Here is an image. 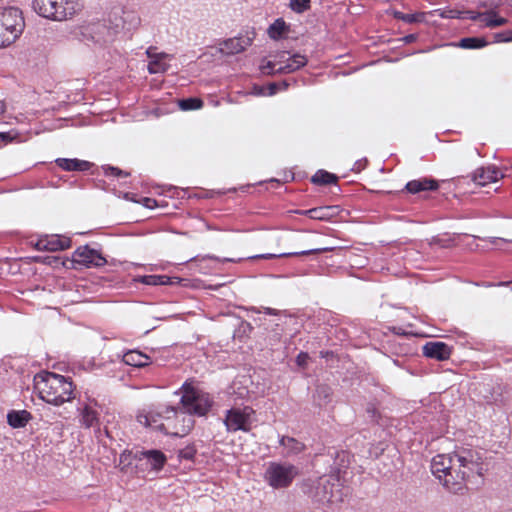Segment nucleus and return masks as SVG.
Listing matches in <instances>:
<instances>
[{
    "mask_svg": "<svg viewBox=\"0 0 512 512\" xmlns=\"http://www.w3.org/2000/svg\"><path fill=\"white\" fill-rule=\"evenodd\" d=\"M203 106V102L199 98H187L179 101V107L184 110H196Z\"/></svg>",
    "mask_w": 512,
    "mask_h": 512,
    "instance_id": "obj_35",
    "label": "nucleus"
},
{
    "mask_svg": "<svg viewBox=\"0 0 512 512\" xmlns=\"http://www.w3.org/2000/svg\"><path fill=\"white\" fill-rule=\"evenodd\" d=\"M285 53L283 52L280 55L279 61H271V60H262V63L260 65V70L262 74L266 75H274L279 74L276 69H278V65H281V63L284 61Z\"/></svg>",
    "mask_w": 512,
    "mask_h": 512,
    "instance_id": "obj_32",
    "label": "nucleus"
},
{
    "mask_svg": "<svg viewBox=\"0 0 512 512\" xmlns=\"http://www.w3.org/2000/svg\"><path fill=\"white\" fill-rule=\"evenodd\" d=\"M309 359V355L306 352H300L296 357V363L300 367H305L307 365Z\"/></svg>",
    "mask_w": 512,
    "mask_h": 512,
    "instance_id": "obj_42",
    "label": "nucleus"
},
{
    "mask_svg": "<svg viewBox=\"0 0 512 512\" xmlns=\"http://www.w3.org/2000/svg\"><path fill=\"white\" fill-rule=\"evenodd\" d=\"M298 475L296 466L289 463H269L264 478L274 489H282L291 485L294 478Z\"/></svg>",
    "mask_w": 512,
    "mask_h": 512,
    "instance_id": "obj_8",
    "label": "nucleus"
},
{
    "mask_svg": "<svg viewBox=\"0 0 512 512\" xmlns=\"http://www.w3.org/2000/svg\"><path fill=\"white\" fill-rule=\"evenodd\" d=\"M265 313L268 315H275L276 311L272 308H265Z\"/></svg>",
    "mask_w": 512,
    "mask_h": 512,
    "instance_id": "obj_48",
    "label": "nucleus"
},
{
    "mask_svg": "<svg viewBox=\"0 0 512 512\" xmlns=\"http://www.w3.org/2000/svg\"><path fill=\"white\" fill-rule=\"evenodd\" d=\"M511 290H512V287H511Z\"/></svg>",
    "mask_w": 512,
    "mask_h": 512,
    "instance_id": "obj_57",
    "label": "nucleus"
},
{
    "mask_svg": "<svg viewBox=\"0 0 512 512\" xmlns=\"http://www.w3.org/2000/svg\"><path fill=\"white\" fill-rule=\"evenodd\" d=\"M98 412L91 406L85 405L81 409L80 413V423L86 427L90 428L98 424Z\"/></svg>",
    "mask_w": 512,
    "mask_h": 512,
    "instance_id": "obj_24",
    "label": "nucleus"
},
{
    "mask_svg": "<svg viewBox=\"0 0 512 512\" xmlns=\"http://www.w3.org/2000/svg\"><path fill=\"white\" fill-rule=\"evenodd\" d=\"M0 138L4 141H7L8 139H11L9 134L7 133H0Z\"/></svg>",
    "mask_w": 512,
    "mask_h": 512,
    "instance_id": "obj_49",
    "label": "nucleus"
},
{
    "mask_svg": "<svg viewBox=\"0 0 512 512\" xmlns=\"http://www.w3.org/2000/svg\"><path fill=\"white\" fill-rule=\"evenodd\" d=\"M367 412H368L369 414H371V417H372V418H375V417H376V415H377V410H376V408H375V407H368V408H367Z\"/></svg>",
    "mask_w": 512,
    "mask_h": 512,
    "instance_id": "obj_47",
    "label": "nucleus"
},
{
    "mask_svg": "<svg viewBox=\"0 0 512 512\" xmlns=\"http://www.w3.org/2000/svg\"><path fill=\"white\" fill-rule=\"evenodd\" d=\"M268 89H269V93L268 95H273L276 93V90H277V85L275 83H271L269 86H268Z\"/></svg>",
    "mask_w": 512,
    "mask_h": 512,
    "instance_id": "obj_45",
    "label": "nucleus"
},
{
    "mask_svg": "<svg viewBox=\"0 0 512 512\" xmlns=\"http://www.w3.org/2000/svg\"><path fill=\"white\" fill-rule=\"evenodd\" d=\"M146 55L148 56V58H150V60L156 59L158 57H168V55L163 53V52L162 53H157L156 52V48L152 47V46H150L146 50Z\"/></svg>",
    "mask_w": 512,
    "mask_h": 512,
    "instance_id": "obj_41",
    "label": "nucleus"
},
{
    "mask_svg": "<svg viewBox=\"0 0 512 512\" xmlns=\"http://www.w3.org/2000/svg\"><path fill=\"white\" fill-rule=\"evenodd\" d=\"M151 202H155V200H152V199H150V198H145V205H146V206L150 207V203H151Z\"/></svg>",
    "mask_w": 512,
    "mask_h": 512,
    "instance_id": "obj_51",
    "label": "nucleus"
},
{
    "mask_svg": "<svg viewBox=\"0 0 512 512\" xmlns=\"http://www.w3.org/2000/svg\"><path fill=\"white\" fill-rule=\"evenodd\" d=\"M306 64L307 58L304 55L293 54L287 59L286 64L279 65L276 71L280 74H288L304 67Z\"/></svg>",
    "mask_w": 512,
    "mask_h": 512,
    "instance_id": "obj_19",
    "label": "nucleus"
},
{
    "mask_svg": "<svg viewBox=\"0 0 512 512\" xmlns=\"http://www.w3.org/2000/svg\"><path fill=\"white\" fill-rule=\"evenodd\" d=\"M92 31L95 34L93 38L96 42L108 43L113 40L114 36L117 34V30L115 28L111 29L107 27L104 23H98L93 25Z\"/></svg>",
    "mask_w": 512,
    "mask_h": 512,
    "instance_id": "obj_21",
    "label": "nucleus"
},
{
    "mask_svg": "<svg viewBox=\"0 0 512 512\" xmlns=\"http://www.w3.org/2000/svg\"><path fill=\"white\" fill-rule=\"evenodd\" d=\"M167 57H158L156 59L150 60L147 66L148 72L150 74H157L165 72L169 65L164 61Z\"/></svg>",
    "mask_w": 512,
    "mask_h": 512,
    "instance_id": "obj_34",
    "label": "nucleus"
},
{
    "mask_svg": "<svg viewBox=\"0 0 512 512\" xmlns=\"http://www.w3.org/2000/svg\"><path fill=\"white\" fill-rule=\"evenodd\" d=\"M139 281L151 286L169 285L172 283L171 278L166 275H145L141 276Z\"/></svg>",
    "mask_w": 512,
    "mask_h": 512,
    "instance_id": "obj_29",
    "label": "nucleus"
},
{
    "mask_svg": "<svg viewBox=\"0 0 512 512\" xmlns=\"http://www.w3.org/2000/svg\"><path fill=\"white\" fill-rule=\"evenodd\" d=\"M137 421L146 426L154 427L167 435L183 437L194 426V420L185 411H178L175 407H165L161 411L140 413Z\"/></svg>",
    "mask_w": 512,
    "mask_h": 512,
    "instance_id": "obj_3",
    "label": "nucleus"
},
{
    "mask_svg": "<svg viewBox=\"0 0 512 512\" xmlns=\"http://www.w3.org/2000/svg\"><path fill=\"white\" fill-rule=\"evenodd\" d=\"M310 6V0H290V8L297 12L302 13Z\"/></svg>",
    "mask_w": 512,
    "mask_h": 512,
    "instance_id": "obj_36",
    "label": "nucleus"
},
{
    "mask_svg": "<svg viewBox=\"0 0 512 512\" xmlns=\"http://www.w3.org/2000/svg\"><path fill=\"white\" fill-rule=\"evenodd\" d=\"M5 111V103L3 101H0V114H2Z\"/></svg>",
    "mask_w": 512,
    "mask_h": 512,
    "instance_id": "obj_50",
    "label": "nucleus"
},
{
    "mask_svg": "<svg viewBox=\"0 0 512 512\" xmlns=\"http://www.w3.org/2000/svg\"><path fill=\"white\" fill-rule=\"evenodd\" d=\"M287 30L286 23L283 19H276L268 28V35L271 39H279Z\"/></svg>",
    "mask_w": 512,
    "mask_h": 512,
    "instance_id": "obj_31",
    "label": "nucleus"
},
{
    "mask_svg": "<svg viewBox=\"0 0 512 512\" xmlns=\"http://www.w3.org/2000/svg\"><path fill=\"white\" fill-rule=\"evenodd\" d=\"M283 87L286 89L288 87V84L284 82Z\"/></svg>",
    "mask_w": 512,
    "mask_h": 512,
    "instance_id": "obj_53",
    "label": "nucleus"
},
{
    "mask_svg": "<svg viewBox=\"0 0 512 512\" xmlns=\"http://www.w3.org/2000/svg\"><path fill=\"white\" fill-rule=\"evenodd\" d=\"M508 1H509L510 5H512V0H508Z\"/></svg>",
    "mask_w": 512,
    "mask_h": 512,
    "instance_id": "obj_56",
    "label": "nucleus"
},
{
    "mask_svg": "<svg viewBox=\"0 0 512 512\" xmlns=\"http://www.w3.org/2000/svg\"><path fill=\"white\" fill-rule=\"evenodd\" d=\"M25 27L22 12L15 7L0 10V48L12 44Z\"/></svg>",
    "mask_w": 512,
    "mask_h": 512,
    "instance_id": "obj_7",
    "label": "nucleus"
},
{
    "mask_svg": "<svg viewBox=\"0 0 512 512\" xmlns=\"http://www.w3.org/2000/svg\"><path fill=\"white\" fill-rule=\"evenodd\" d=\"M142 456L148 461L152 469H161L165 462V455L159 450H147L141 452Z\"/></svg>",
    "mask_w": 512,
    "mask_h": 512,
    "instance_id": "obj_25",
    "label": "nucleus"
},
{
    "mask_svg": "<svg viewBox=\"0 0 512 512\" xmlns=\"http://www.w3.org/2000/svg\"><path fill=\"white\" fill-rule=\"evenodd\" d=\"M31 419V414L26 410L11 411L7 415V421L13 428H22Z\"/></svg>",
    "mask_w": 512,
    "mask_h": 512,
    "instance_id": "obj_23",
    "label": "nucleus"
},
{
    "mask_svg": "<svg viewBox=\"0 0 512 512\" xmlns=\"http://www.w3.org/2000/svg\"><path fill=\"white\" fill-rule=\"evenodd\" d=\"M502 177V172L494 166L478 168L473 173V181L479 186L497 182Z\"/></svg>",
    "mask_w": 512,
    "mask_h": 512,
    "instance_id": "obj_13",
    "label": "nucleus"
},
{
    "mask_svg": "<svg viewBox=\"0 0 512 512\" xmlns=\"http://www.w3.org/2000/svg\"><path fill=\"white\" fill-rule=\"evenodd\" d=\"M459 450L451 454H438L432 458L431 472L439 480L444 474H452L458 469Z\"/></svg>",
    "mask_w": 512,
    "mask_h": 512,
    "instance_id": "obj_11",
    "label": "nucleus"
},
{
    "mask_svg": "<svg viewBox=\"0 0 512 512\" xmlns=\"http://www.w3.org/2000/svg\"><path fill=\"white\" fill-rule=\"evenodd\" d=\"M122 360L126 365L133 367H144L151 363L150 357L138 350L127 351L123 355Z\"/></svg>",
    "mask_w": 512,
    "mask_h": 512,
    "instance_id": "obj_20",
    "label": "nucleus"
},
{
    "mask_svg": "<svg viewBox=\"0 0 512 512\" xmlns=\"http://www.w3.org/2000/svg\"><path fill=\"white\" fill-rule=\"evenodd\" d=\"M71 246V240L69 237L60 236V235H51L46 236L42 239H39L36 247L39 250H47V251H59L65 250Z\"/></svg>",
    "mask_w": 512,
    "mask_h": 512,
    "instance_id": "obj_12",
    "label": "nucleus"
},
{
    "mask_svg": "<svg viewBox=\"0 0 512 512\" xmlns=\"http://www.w3.org/2000/svg\"><path fill=\"white\" fill-rule=\"evenodd\" d=\"M443 18H458L464 19V13L458 10H449L448 12H443L441 14Z\"/></svg>",
    "mask_w": 512,
    "mask_h": 512,
    "instance_id": "obj_40",
    "label": "nucleus"
},
{
    "mask_svg": "<svg viewBox=\"0 0 512 512\" xmlns=\"http://www.w3.org/2000/svg\"><path fill=\"white\" fill-rule=\"evenodd\" d=\"M458 469L452 474H444L439 482L444 489L455 495H464L467 490V481L477 475L483 474V456L482 453L476 449H459Z\"/></svg>",
    "mask_w": 512,
    "mask_h": 512,
    "instance_id": "obj_2",
    "label": "nucleus"
},
{
    "mask_svg": "<svg viewBox=\"0 0 512 512\" xmlns=\"http://www.w3.org/2000/svg\"><path fill=\"white\" fill-rule=\"evenodd\" d=\"M254 421V410L251 407L232 408L226 412L225 426L228 432L244 431L251 429Z\"/></svg>",
    "mask_w": 512,
    "mask_h": 512,
    "instance_id": "obj_9",
    "label": "nucleus"
},
{
    "mask_svg": "<svg viewBox=\"0 0 512 512\" xmlns=\"http://www.w3.org/2000/svg\"><path fill=\"white\" fill-rule=\"evenodd\" d=\"M486 45L487 41L484 38L479 37L462 38L458 44V46L463 49H477L485 47Z\"/></svg>",
    "mask_w": 512,
    "mask_h": 512,
    "instance_id": "obj_33",
    "label": "nucleus"
},
{
    "mask_svg": "<svg viewBox=\"0 0 512 512\" xmlns=\"http://www.w3.org/2000/svg\"><path fill=\"white\" fill-rule=\"evenodd\" d=\"M332 396V390L329 386L320 384L316 387L313 395L314 402L317 406L322 407L330 402Z\"/></svg>",
    "mask_w": 512,
    "mask_h": 512,
    "instance_id": "obj_26",
    "label": "nucleus"
},
{
    "mask_svg": "<svg viewBox=\"0 0 512 512\" xmlns=\"http://www.w3.org/2000/svg\"><path fill=\"white\" fill-rule=\"evenodd\" d=\"M103 170H104V173L105 175H112V176H115V177H127L129 176V173L128 172H125L117 167H113V166H105L103 167Z\"/></svg>",
    "mask_w": 512,
    "mask_h": 512,
    "instance_id": "obj_37",
    "label": "nucleus"
},
{
    "mask_svg": "<svg viewBox=\"0 0 512 512\" xmlns=\"http://www.w3.org/2000/svg\"><path fill=\"white\" fill-rule=\"evenodd\" d=\"M497 42H509L512 41V30L500 32L495 35Z\"/></svg>",
    "mask_w": 512,
    "mask_h": 512,
    "instance_id": "obj_39",
    "label": "nucleus"
},
{
    "mask_svg": "<svg viewBox=\"0 0 512 512\" xmlns=\"http://www.w3.org/2000/svg\"><path fill=\"white\" fill-rule=\"evenodd\" d=\"M181 455H182V457H184L186 459H191L194 455V452L192 450H187V451L181 452Z\"/></svg>",
    "mask_w": 512,
    "mask_h": 512,
    "instance_id": "obj_44",
    "label": "nucleus"
},
{
    "mask_svg": "<svg viewBox=\"0 0 512 512\" xmlns=\"http://www.w3.org/2000/svg\"><path fill=\"white\" fill-rule=\"evenodd\" d=\"M463 13H464V18H469L473 21H476V20L482 21V19H483V13H477V12H473V11H465Z\"/></svg>",
    "mask_w": 512,
    "mask_h": 512,
    "instance_id": "obj_43",
    "label": "nucleus"
},
{
    "mask_svg": "<svg viewBox=\"0 0 512 512\" xmlns=\"http://www.w3.org/2000/svg\"><path fill=\"white\" fill-rule=\"evenodd\" d=\"M279 444L285 449V456H293L301 453L305 449V445L297 439L289 436H282Z\"/></svg>",
    "mask_w": 512,
    "mask_h": 512,
    "instance_id": "obj_22",
    "label": "nucleus"
},
{
    "mask_svg": "<svg viewBox=\"0 0 512 512\" xmlns=\"http://www.w3.org/2000/svg\"><path fill=\"white\" fill-rule=\"evenodd\" d=\"M423 354L428 358L443 361L449 359L451 349L444 342H427L423 346Z\"/></svg>",
    "mask_w": 512,
    "mask_h": 512,
    "instance_id": "obj_14",
    "label": "nucleus"
},
{
    "mask_svg": "<svg viewBox=\"0 0 512 512\" xmlns=\"http://www.w3.org/2000/svg\"><path fill=\"white\" fill-rule=\"evenodd\" d=\"M415 39H416V35H414V34H409V35H407V36H405V37H404V41H405L406 43H411V42H413Z\"/></svg>",
    "mask_w": 512,
    "mask_h": 512,
    "instance_id": "obj_46",
    "label": "nucleus"
},
{
    "mask_svg": "<svg viewBox=\"0 0 512 512\" xmlns=\"http://www.w3.org/2000/svg\"><path fill=\"white\" fill-rule=\"evenodd\" d=\"M181 404L188 415L204 416L211 409L213 400L210 395L189 382H185L180 388Z\"/></svg>",
    "mask_w": 512,
    "mask_h": 512,
    "instance_id": "obj_6",
    "label": "nucleus"
},
{
    "mask_svg": "<svg viewBox=\"0 0 512 512\" xmlns=\"http://www.w3.org/2000/svg\"><path fill=\"white\" fill-rule=\"evenodd\" d=\"M482 22L486 27L495 28L507 24L508 20L504 17H499L494 11H489L483 13Z\"/></svg>",
    "mask_w": 512,
    "mask_h": 512,
    "instance_id": "obj_27",
    "label": "nucleus"
},
{
    "mask_svg": "<svg viewBox=\"0 0 512 512\" xmlns=\"http://www.w3.org/2000/svg\"><path fill=\"white\" fill-rule=\"evenodd\" d=\"M437 188V182L428 178L411 180L405 186V189L411 194H417L422 191H433Z\"/></svg>",
    "mask_w": 512,
    "mask_h": 512,
    "instance_id": "obj_18",
    "label": "nucleus"
},
{
    "mask_svg": "<svg viewBox=\"0 0 512 512\" xmlns=\"http://www.w3.org/2000/svg\"><path fill=\"white\" fill-rule=\"evenodd\" d=\"M312 183L317 185H329L337 181V177L325 170H318L311 178Z\"/></svg>",
    "mask_w": 512,
    "mask_h": 512,
    "instance_id": "obj_30",
    "label": "nucleus"
},
{
    "mask_svg": "<svg viewBox=\"0 0 512 512\" xmlns=\"http://www.w3.org/2000/svg\"><path fill=\"white\" fill-rule=\"evenodd\" d=\"M324 251H327V249L319 248V249H310V250H304V251H300V252H291V253L262 254V255H257L254 258L272 259V258L289 257V256L311 255V254L321 253Z\"/></svg>",
    "mask_w": 512,
    "mask_h": 512,
    "instance_id": "obj_28",
    "label": "nucleus"
},
{
    "mask_svg": "<svg viewBox=\"0 0 512 512\" xmlns=\"http://www.w3.org/2000/svg\"><path fill=\"white\" fill-rule=\"evenodd\" d=\"M349 462V453L345 451L337 452L333 472L315 480L308 479L304 481L302 491L318 503L334 504L342 502L350 492L349 488L344 485L346 468Z\"/></svg>",
    "mask_w": 512,
    "mask_h": 512,
    "instance_id": "obj_1",
    "label": "nucleus"
},
{
    "mask_svg": "<svg viewBox=\"0 0 512 512\" xmlns=\"http://www.w3.org/2000/svg\"><path fill=\"white\" fill-rule=\"evenodd\" d=\"M125 457V453L121 454L120 459L122 460Z\"/></svg>",
    "mask_w": 512,
    "mask_h": 512,
    "instance_id": "obj_54",
    "label": "nucleus"
},
{
    "mask_svg": "<svg viewBox=\"0 0 512 512\" xmlns=\"http://www.w3.org/2000/svg\"><path fill=\"white\" fill-rule=\"evenodd\" d=\"M250 45L251 39L249 37H235L222 42L219 49L221 53L232 55L244 51Z\"/></svg>",
    "mask_w": 512,
    "mask_h": 512,
    "instance_id": "obj_16",
    "label": "nucleus"
},
{
    "mask_svg": "<svg viewBox=\"0 0 512 512\" xmlns=\"http://www.w3.org/2000/svg\"><path fill=\"white\" fill-rule=\"evenodd\" d=\"M395 17L397 19L403 20L406 23H414L418 19V16L415 14H406L403 12H395Z\"/></svg>",
    "mask_w": 512,
    "mask_h": 512,
    "instance_id": "obj_38",
    "label": "nucleus"
},
{
    "mask_svg": "<svg viewBox=\"0 0 512 512\" xmlns=\"http://www.w3.org/2000/svg\"><path fill=\"white\" fill-rule=\"evenodd\" d=\"M340 212L338 206H320L299 212L310 219L329 221Z\"/></svg>",
    "mask_w": 512,
    "mask_h": 512,
    "instance_id": "obj_15",
    "label": "nucleus"
},
{
    "mask_svg": "<svg viewBox=\"0 0 512 512\" xmlns=\"http://www.w3.org/2000/svg\"><path fill=\"white\" fill-rule=\"evenodd\" d=\"M70 262L72 268L78 269L81 267H102L107 263V260L98 250L85 245L78 247L73 252Z\"/></svg>",
    "mask_w": 512,
    "mask_h": 512,
    "instance_id": "obj_10",
    "label": "nucleus"
},
{
    "mask_svg": "<svg viewBox=\"0 0 512 512\" xmlns=\"http://www.w3.org/2000/svg\"><path fill=\"white\" fill-rule=\"evenodd\" d=\"M207 258H210V259H216L215 257L213 256H207Z\"/></svg>",
    "mask_w": 512,
    "mask_h": 512,
    "instance_id": "obj_55",
    "label": "nucleus"
},
{
    "mask_svg": "<svg viewBox=\"0 0 512 512\" xmlns=\"http://www.w3.org/2000/svg\"><path fill=\"white\" fill-rule=\"evenodd\" d=\"M511 283H512V281H511ZM509 284H510V282H500L497 285L498 286H508Z\"/></svg>",
    "mask_w": 512,
    "mask_h": 512,
    "instance_id": "obj_52",
    "label": "nucleus"
},
{
    "mask_svg": "<svg viewBox=\"0 0 512 512\" xmlns=\"http://www.w3.org/2000/svg\"><path fill=\"white\" fill-rule=\"evenodd\" d=\"M37 385L40 398L49 404L60 406L73 399V383L62 375L48 372Z\"/></svg>",
    "mask_w": 512,
    "mask_h": 512,
    "instance_id": "obj_4",
    "label": "nucleus"
},
{
    "mask_svg": "<svg viewBox=\"0 0 512 512\" xmlns=\"http://www.w3.org/2000/svg\"><path fill=\"white\" fill-rule=\"evenodd\" d=\"M55 163L64 171H87L92 166L90 162L77 158H57Z\"/></svg>",
    "mask_w": 512,
    "mask_h": 512,
    "instance_id": "obj_17",
    "label": "nucleus"
},
{
    "mask_svg": "<svg viewBox=\"0 0 512 512\" xmlns=\"http://www.w3.org/2000/svg\"><path fill=\"white\" fill-rule=\"evenodd\" d=\"M34 11L54 21H63L77 14L82 5L79 0H33Z\"/></svg>",
    "mask_w": 512,
    "mask_h": 512,
    "instance_id": "obj_5",
    "label": "nucleus"
}]
</instances>
